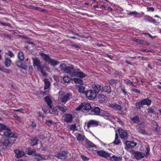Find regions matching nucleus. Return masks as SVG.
<instances>
[{"instance_id": "nucleus-30", "label": "nucleus", "mask_w": 161, "mask_h": 161, "mask_svg": "<svg viewBox=\"0 0 161 161\" xmlns=\"http://www.w3.org/2000/svg\"><path fill=\"white\" fill-rule=\"evenodd\" d=\"M57 107L59 111L63 113L65 112L68 109L66 106L64 105L60 106L58 105L57 106Z\"/></svg>"}, {"instance_id": "nucleus-54", "label": "nucleus", "mask_w": 161, "mask_h": 161, "mask_svg": "<svg viewBox=\"0 0 161 161\" xmlns=\"http://www.w3.org/2000/svg\"><path fill=\"white\" fill-rule=\"evenodd\" d=\"M143 34L145 35V36H146L147 35H148L149 37H150L151 39L155 38L157 37V36H152L150 33H143Z\"/></svg>"}, {"instance_id": "nucleus-15", "label": "nucleus", "mask_w": 161, "mask_h": 161, "mask_svg": "<svg viewBox=\"0 0 161 161\" xmlns=\"http://www.w3.org/2000/svg\"><path fill=\"white\" fill-rule=\"evenodd\" d=\"M145 155V153L138 151L134 153V158L137 160L141 159L143 158Z\"/></svg>"}, {"instance_id": "nucleus-21", "label": "nucleus", "mask_w": 161, "mask_h": 161, "mask_svg": "<svg viewBox=\"0 0 161 161\" xmlns=\"http://www.w3.org/2000/svg\"><path fill=\"white\" fill-rule=\"evenodd\" d=\"M86 146L87 148H90L92 147H96L97 146L95 145L92 142L89 141L88 139H86L85 141Z\"/></svg>"}, {"instance_id": "nucleus-49", "label": "nucleus", "mask_w": 161, "mask_h": 161, "mask_svg": "<svg viewBox=\"0 0 161 161\" xmlns=\"http://www.w3.org/2000/svg\"><path fill=\"white\" fill-rule=\"evenodd\" d=\"M121 91L123 92L125 95H128V92H126L124 86H122L120 88Z\"/></svg>"}, {"instance_id": "nucleus-28", "label": "nucleus", "mask_w": 161, "mask_h": 161, "mask_svg": "<svg viewBox=\"0 0 161 161\" xmlns=\"http://www.w3.org/2000/svg\"><path fill=\"white\" fill-rule=\"evenodd\" d=\"M83 110H89L92 108L91 106L90 103H83Z\"/></svg>"}, {"instance_id": "nucleus-45", "label": "nucleus", "mask_w": 161, "mask_h": 161, "mask_svg": "<svg viewBox=\"0 0 161 161\" xmlns=\"http://www.w3.org/2000/svg\"><path fill=\"white\" fill-rule=\"evenodd\" d=\"M137 127V130L138 131L139 130H140V129H144L145 127V125L142 123H140L138 125Z\"/></svg>"}, {"instance_id": "nucleus-41", "label": "nucleus", "mask_w": 161, "mask_h": 161, "mask_svg": "<svg viewBox=\"0 0 161 161\" xmlns=\"http://www.w3.org/2000/svg\"><path fill=\"white\" fill-rule=\"evenodd\" d=\"M147 114H154V109L152 107L148 108L147 109Z\"/></svg>"}, {"instance_id": "nucleus-58", "label": "nucleus", "mask_w": 161, "mask_h": 161, "mask_svg": "<svg viewBox=\"0 0 161 161\" xmlns=\"http://www.w3.org/2000/svg\"><path fill=\"white\" fill-rule=\"evenodd\" d=\"M150 147H147L146 148V154H145L146 157H147V156H148L149 154L150 153Z\"/></svg>"}, {"instance_id": "nucleus-52", "label": "nucleus", "mask_w": 161, "mask_h": 161, "mask_svg": "<svg viewBox=\"0 0 161 161\" xmlns=\"http://www.w3.org/2000/svg\"><path fill=\"white\" fill-rule=\"evenodd\" d=\"M138 131L139 133L142 135H146L147 134V132L144 129H140V130H139Z\"/></svg>"}, {"instance_id": "nucleus-63", "label": "nucleus", "mask_w": 161, "mask_h": 161, "mask_svg": "<svg viewBox=\"0 0 161 161\" xmlns=\"http://www.w3.org/2000/svg\"><path fill=\"white\" fill-rule=\"evenodd\" d=\"M14 117L15 119L18 121H20L21 120L20 117L16 114H15L14 115Z\"/></svg>"}, {"instance_id": "nucleus-23", "label": "nucleus", "mask_w": 161, "mask_h": 161, "mask_svg": "<svg viewBox=\"0 0 161 161\" xmlns=\"http://www.w3.org/2000/svg\"><path fill=\"white\" fill-rule=\"evenodd\" d=\"M101 91L108 94L111 93V89L110 86L109 85H108L102 87V88H101Z\"/></svg>"}, {"instance_id": "nucleus-38", "label": "nucleus", "mask_w": 161, "mask_h": 161, "mask_svg": "<svg viewBox=\"0 0 161 161\" xmlns=\"http://www.w3.org/2000/svg\"><path fill=\"white\" fill-rule=\"evenodd\" d=\"M100 116L109 117L110 114L107 111L101 109V112H100Z\"/></svg>"}, {"instance_id": "nucleus-27", "label": "nucleus", "mask_w": 161, "mask_h": 161, "mask_svg": "<svg viewBox=\"0 0 161 161\" xmlns=\"http://www.w3.org/2000/svg\"><path fill=\"white\" fill-rule=\"evenodd\" d=\"M38 141L37 137H36L31 140L30 143L31 146H34L38 144Z\"/></svg>"}, {"instance_id": "nucleus-17", "label": "nucleus", "mask_w": 161, "mask_h": 161, "mask_svg": "<svg viewBox=\"0 0 161 161\" xmlns=\"http://www.w3.org/2000/svg\"><path fill=\"white\" fill-rule=\"evenodd\" d=\"M144 20L146 21L152 23L155 25H158L159 23L158 22L156 21L154 19L149 16H147L146 17L144 18Z\"/></svg>"}, {"instance_id": "nucleus-42", "label": "nucleus", "mask_w": 161, "mask_h": 161, "mask_svg": "<svg viewBox=\"0 0 161 161\" xmlns=\"http://www.w3.org/2000/svg\"><path fill=\"white\" fill-rule=\"evenodd\" d=\"M51 109L50 110H49V112L50 113L52 114H54L55 115H58V112L57 111V109H52L51 108Z\"/></svg>"}, {"instance_id": "nucleus-3", "label": "nucleus", "mask_w": 161, "mask_h": 161, "mask_svg": "<svg viewBox=\"0 0 161 161\" xmlns=\"http://www.w3.org/2000/svg\"><path fill=\"white\" fill-rule=\"evenodd\" d=\"M40 55L43 58L44 60L49 64L53 66H55L58 65L59 63V62L55 60L53 58H51L49 55L44 53H40Z\"/></svg>"}, {"instance_id": "nucleus-57", "label": "nucleus", "mask_w": 161, "mask_h": 161, "mask_svg": "<svg viewBox=\"0 0 161 161\" xmlns=\"http://www.w3.org/2000/svg\"><path fill=\"white\" fill-rule=\"evenodd\" d=\"M125 83L127 85H128V83H129L130 84L134 86V85L133 82L129 79H126L125 80Z\"/></svg>"}, {"instance_id": "nucleus-4", "label": "nucleus", "mask_w": 161, "mask_h": 161, "mask_svg": "<svg viewBox=\"0 0 161 161\" xmlns=\"http://www.w3.org/2000/svg\"><path fill=\"white\" fill-rule=\"evenodd\" d=\"M85 93L88 99L93 100L96 97L97 93L92 90L90 89L86 91Z\"/></svg>"}, {"instance_id": "nucleus-5", "label": "nucleus", "mask_w": 161, "mask_h": 161, "mask_svg": "<svg viewBox=\"0 0 161 161\" xmlns=\"http://www.w3.org/2000/svg\"><path fill=\"white\" fill-rule=\"evenodd\" d=\"M68 152L66 151H60L55 153L54 156L59 159H64L68 157Z\"/></svg>"}, {"instance_id": "nucleus-48", "label": "nucleus", "mask_w": 161, "mask_h": 161, "mask_svg": "<svg viewBox=\"0 0 161 161\" xmlns=\"http://www.w3.org/2000/svg\"><path fill=\"white\" fill-rule=\"evenodd\" d=\"M31 124L30 125V126L33 129L35 128L36 127V124L35 121H31Z\"/></svg>"}, {"instance_id": "nucleus-47", "label": "nucleus", "mask_w": 161, "mask_h": 161, "mask_svg": "<svg viewBox=\"0 0 161 161\" xmlns=\"http://www.w3.org/2000/svg\"><path fill=\"white\" fill-rule=\"evenodd\" d=\"M70 78L67 75L64 76L63 77V80L65 83H68L69 81Z\"/></svg>"}, {"instance_id": "nucleus-25", "label": "nucleus", "mask_w": 161, "mask_h": 161, "mask_svg": "<svg viewBox=\"0 0 161 161\" xmlns=\"http://www.w3.org/2000/svg\"><path fill=\"white\" fill-rule=\"evenodd\" d=\"M44 99L47 105L50 108H52V102L50 97L49 96H46L44 97Z\"/></svg>"}, {"instance_id": "nucleus-12", "label": "nucleus", "mask_w": 161, "mask_h": 161, "mask_svg": "<svg viewBox=\"0 0 161 161\" xmlns=\"http://www.w3.org/2000/svg\"><path fill=\"white\" fill-rule=\"evenodd\" d=\"M23 61L19 59L15 62V64L18 67L24 70H26L27 69V66L23 63L22 62Z\"/></svg>"}, {"instance_id": "nucleus-44", "label": "nucleus", "mask_w": 161, "mask_h": 161, "mask_svg": "<svg viewBox=\"0 0 161 161\" xmlns=\"http://www.w3.org/2000/svg\"><path fill=\"white\" fill-rule=\"evenodd\" d=\"M78 88V91L80 93H84V92L85 87L82 86H78L77 87Z\"/></svg>"}, {"instance_id": "nucleus-2", "label": "nucleus", "mask_w": 161, "mask_h": 161, "mask_svg": "<svg viewBox=\"0 0 161 161\" xmlns=\"http://www.w3.org/2000/svg\"><path fill=\"white\" fill-rule=\"evenodd\" d=\"M3 130H6L5 131L3 132V135L10 138H17L18 137L15 134L13 133L11 131L9 127H7L5 125L0 123V131Z\"/></svg>"}, {"instance_id": "nucleus-14", "label": "nucleus", "mask_w": 161, "mask_h": 161, "mask_svg": "<svg viewBox=\"0 0 161 161\" xmlns=\"http://www.w3.org/2000/svg\"><path fill=\"white\" fill-rule=\"evenodd\" d=\"M97 155L100 157L107 158L110 157L109 154L103 150L97 151Z\"/></svg>"}, {"instance_id": "nucleus-11", "label": "nucleus", "mask_w": 161, "mask_h": 161, "mask_svg": "<svg viewBox=\"0 0 161 161\" xmlns=\"http://www.w3.org/2000/svg\"><path fill=\"white\" fill-rule=\"evenodd\" d=\"M99 124V122L96 120H90L87 122V126L88 128L91 127L97 126Z\"/></svg>"}, {"instance_id": "nucleus-6", "label": "nucleus", "mask_w": 161, "mask_h": 161, "mask_svg": "<svg viewBox=\"0 0 161 161\" xmlns=\"http://www.w3.org/2000/svg\"><path fill=\"white\" fill-rule=\"evenodd\" d=\"M71 95L69 92H63L60 95V100L62 103H66L70 99Z\"/></svg>"}, {"instance_id": "nucleus-55", "label": "nucleus", "mask_w": 161, "mask_h": 161, "mask_svg": "<svg viewBox=\"0 0 161 161\" xmlns=\"http://www.w3.org/2000/svg\"><path fill=\"white\" fill-rule=\"evenodd\" d=\"M2 35L4 37L10 39L11 38V35L8 34L3 33Z\"/></svg>"}, {"instance_id": "nucleus-22", "label": "nucleus", "mask_w": 161, "mask_h": 161, "mask_svg": "<svg viewBox=\"0 0 161 161\" xmlns=\"http://www.w3.org/2000/svg\"><path fill=\"white\" fill-rule=\"evenodd\" d=\"M132 40L133 41L136 42L138 44L149 45L146 41L143 40L137 39L135 38H132Z\"/></svg>"}, {"instance_id": "nucleus-35", "label": "nucleus", "mask_w": 161, "mask_h": 161, "mask_svg": "<svg viewBox=\"0 0 161 161\" xmlns=\"http://www.w3.org/2000/svg\"><path fill=\"white\" fill-rule=\"evenodd\" d=\"M120 143V141L118 135L117 133H116L115 135V140L113 143L115 145H119Z\"/></svg>"}, {"instance_id": "nucleus-20", "label": "nucleus", "mask_w": 161, "mask_h": 161, "mask_svg": "<svg viewBox=\"0 0 161 161\" xmlns=\"http://www.w3.org/2000/svg\"><path fill=\"white\" fill-rule=\"evenodd\" d=\"M15 141V140H14L13 141V142H10L9 140L8 139H5L3 141L0 142V144H1V145L3 146H4L7 147L10 145V144L12 143H14Z\"/></svg>"}, {"instance_id": "nucleus-59", "label": "nucleus", "mask_w": 161, "mask_h": 161, "mask_svg": "<svg viewBox=\"0 0 161 161\" xmlns=\"http://www.w3.org/2000/svg\"><path fill=\"white\" fill-rule=\"evenodd\" d=\"M7 55L11 57H13L14 56V53L11 51L9 50L7 53Z\"/></svg>"}, {"instance_id": "nucleus-24", "label": "nucleus", "mask_w": 161, "mask_h": 161, "mask_svg": "<svg viewBox=\"0 0 161 161\" xmlns=\"http://www.w3.org/2000/svg\"><path fill=\"white\" fill-rule=\"evenodd\" d=\"M111 106L112 108L116 111H120L122 108L121 105L117 103L112 104Z\"/></svg>"}, {"instance_id": "nucleus-36", "label": "nucleus", "mask_w": 161, "mask_h": 161, "mask_svg": "<svg viewBox=\"0 0 161 161\" xmlns=\"http://www.w3.org/2000/svg\"><path fill=\"white\" fill-rule=\"evenodd\" d=\"M131 121L134 123H136L140 122L139 117L138 116H133L131 119Z\"/></svg>"}, {"instance_id": "nucleus-29", "label": "nucleus", "mask_w": 161, "mask_h": 161, "mask_svg": "<svg viewBox=\"0 0 161 161\" xmlns=\"http://www.w3.org/2000/svg\"><path fill=\"white\" fill-rule=\"evenodd\" d=\"M76 136L77 140L80 142H82L84 140V136L80 133H76Z\"/></svg>"}, {"instance_id": "nucleus-56", "label": "nucleus", "mask_w": 161, "mask_h": 161, "mask_svg": "<svg viewBox=\"0 0 161 161\" xmlns=\"http://www.w3.org/2000/svg\"><path fill=\"white\" fill-rule=\"evenodd\" d=\"M44 67L43 66L41 68H40L39 69V70H37L38 71H40L41 73L42 74L44 75H46L47 74L46 72L43 71Z\"/></svg>"}, {"instance_id": "nucleus-60", "label": "nucleus", "mask_w": 161, "mask_h": 161, "mask_svg": "<svg viewBox=\"0 0 161 161\" xmlns=\"http://www.w3.org/2000/svg\"><path fill=\"white\" fill-rule=\"evenodd\" d=\"M83 103H82L78 107L76 108V110L77 111L80 110H81L82 109H83Z\"/></svg>"}, {"instance_id": "nucleus-61", "label": "nucleus", "mask_w": 161, "mask_h": 161, "mask_svg": "<svg viewBox=\"0 0 161 161\" xmlns=\"http://www.w3.org/2000/svg\"><path fill=\"white\" fill-rule=\"evenodd\" d=\"M35 9L38 10L39 11H42V12H44L45 11V10L44 9H42L41 8L38 7H36L35 8Z\"/></svg>"}, {"instance_id": "nucleus-16", "label": "nucleus", "mask_w": 161, "mask_h": 161, "mask_svg": "<svg viewBox=\"0 0 161 161\" xmlns=\"http://www.w3.org/2000/svg\"><path fill=\"white\" fill-rule=\"evenodd\" d=\"M14 152L15 153V156L17 158H21L25 154V152L22 150L18 149H15Z\"/></svg>"}, {"instance_id": "nucleus-8", "label": "nucleus", "mask_w": 161, "mask_h": 161, "mask_svg": "<svg viewBox=\"0 0 161 161\" xmlns=\"http://www.w3.org/2000/svg\"><path fill=\"white\" fill-rule=\"evenodd\" d=\"M33 64L34 67H37V70L41 68L43 66L41 64L40 60L37 58H32Z\"/></svg>"}, {"instance_id": "nucleus-39", "label": "nucleus", "mask_w": 161, "mask_h": 161, "mask_svg": "<svg viewBox=\"0 0 161 161\" xmlns=\"http://www.w3.org/2000/svg\"><path fill=\"white\" fill-rule=\"evenodd\" d=\"M105 96L103 94H100L98 96V101L101 103L104 102Z\"/></svg>"}, {"instance_id": "nucleus-13", "label": "nucleus", "mask_w": 161, "mask_h": 161, "mask_svg": "<svg viewBox=\"0 0 161 161\" xmlns=\"http://www.w3.org/2000/svg\"><path fill=\"white\" fill-rule=\"evenodd\" d=\"M91 90L98 94L101 90V86L99 84H93L92 85Z\"/></svg>"}, {"instance_id": "nucleus-64", "label": "nucleus", "mask_w": 161, "mask_h": 161, "mask_svg": "<svg viewBox=\"0 0 161 161\" xmlns=\"http://www.w3.org/2000/svg\"><path fill=\"white\" fill-rule=\"evenodd\" d=\"M81 157L82 158L84 161H88L89 160V158H88L86 156L84 155H81Z\"/></svg>"}, {"instance_id": "nucleus-10", "label": "nucleus", "mask_w": 161, "mask_h": 161, "mask_svg": "<svg viewBox=\"0 0 161 161\" xmlns=\"http://www.w3.org/2000/svg\"><path fill=\"white\" fill-rule=\"evenodd\" d=\"M101 110V109L99 107H95L92 109L89 114L92 115H100Z\"/></svg>"}, {"instance_id": "nucleus-51", "label": "nucleus", "mask_w": 161, "mask_h": 161, "mask_svg": "<svg viewBox=\"0 0 161 161\" xmlns=\"http://www.w3.org/2000/svg\"><path fill=\"white\" fill-rule=\"evenodd\" d=\"M0 24H1L2 25H3V26H9L10 27H11L12 26V25L11 24L9 23H4L1 22L0 20Z\"/></svg>"}, {"instance_id": "nucleus-26", "label": "nucleus", "mask_w": 161, "mask_h": 161, "mask_svg": "<svg viewBox=\"0 0 161 161\" xmlns=\"http://www.w3.org/2000/svg\"><path fill=\"white\" fill-rule=\"evenodd\" d=\"M49 157L44 155H39L36 158V161H40L44 160H47L49 159Z\"/></svg>"}, {"instance_id": "nucleus-37", "label": "nucleus", "mask_w": 161, "mask_h": 161, "mask_svg": "<svg viewBox=\"0 0 161 161\" xmlns=\"http://www.w3.org/2000/svg\"><path fill=\"white\" fill-rule=\"evenodd\" d=\"M44 82L45 83L44 89H48L50 85V81L48 80V79H45L44 80Z\"/></svg>"}, {"instance_id": "nucleus-7", "label": "nucleus", "mask_w": 161, "mask_h": 161, "mask_svg": "<svg viewBox=\"0 0 161 161\" xmlns=\"http://www.w3.org/2000/svg\"><path fill=\"white\" fill-rule=\"evenodd\" d=\"M62 120L67 123H71L73 120V117L72 114L69 113H65L62 116Z\"/></svg>"}, {"instance_id": "nucleus-62", "label": "nucleus", "mask_w": 161, "mask_h": 161, "mask_svg": "<svg viewBox=\"0 0 161 161\" xmlns=\"http://www.w3.org/2000/svg\"><path fill=\"white\" fill-rule=\"evenodd\" d=\"M33 67L30 65L29 66V74H30L31 75L33 73Z\"/></svg>"}, {"instance_id": "nucleus-32", "label": "nucleus", "mask_w": 161, "mask_h": 161, "mask_svg": "<svg viewBox=\"0 0 161 161\" xmlns=\"http://www.w3.org/2000/svg\"><path fill=\"white\" fill-rule=\"evenodd\" d=\"M135 106L136 109L137 110L140 109L141 108L143 107V106L142 103L141 101L140 100L138 102H136L135 103Z\"/></svg>"}, {"instance_id": "nucleus-46", "label": "nucleus", "mask_w": 161, "mask_h": 161, "mask_svg": "<svg viewBox=\"0 0 161 161\" xmlns=\"http://www.w3.org/2000/svg\"><path fill=\"white\" fill-rule=\"evenodd\" d=\"M69 129L71 130L75 131L76 130V126L75 124L70 125L69 126Z\"/></svg>"}, {"instance_id": "nucleus-50", "label": "nucleus", "mask_w": 161, "mask_h": 161, "mask_svg": "<svg viewBox=\"0 0 161 161\" xmlns=\"http://www.w3.org/2000/svg\"><path fill=\"white\" fill-rule=\"evenodd\" d=\"M129 15H133V16H136L138 14V13H137L136 11H134L130 12L128 14Z\"/></svg>"}, {"instance_id": "nucleus-9", "label": "nucleus", "mask_w": 161, "mask_h": 161, "mask_svg": "<svg viewBox=\"0 0 161 161\" xmlns=\"http://www.w3.org/2000/svg\"><path fill=\"white\" fill-rule=\"evenodd\" d=\"M120 138L126 140L128 138L127 132L125 130L119 128L118 130Z\"/></svg>"}, {"instance_id": "nucleus-40", "label": "nucleus", "mask_w": 161, "mask_h": 161, "mask_svg": "<svg viewBox=\"0 0 161 161\" xmlns=\"http://www.w3.org/2000/svg\"><path fill=\"white\" fill-rule=\"evenodd\" d=\"M18 57L19 60H24V54L22 51H19L18 54Z\"/></svg>"}, {"instance_id": "nucleus-1", "label": "nucleus", "mask_w": 161, "mask_h": 161, "mask_svg": "<svg viewBox=\"0 0 161 161\" xmlns=\"http://www.w3.org/2000/svg\"><path fill=\"white\" fill-rule=\"evenodd\" d=\"M60 68L69 75L71 77H78L83 78L87 76L86 75L82 72L80 69L74 68L73 66L72 67L68 66L63 64L60 65Z\"/></svg>"}, {"instance_id": "nucleus-19", "label": "nucleus", "mask_w": 161, "mask_h": 161, "mask_svg": "<svg viewBox=\"0 0 161 161\" xmlns=\"http://www.w3.org/2000/svg\"><path fill=\"white\" fill-rule=\"evenodd\" d=\"M125 143L126 147L127 148H133L137 145L136 143L132 141H126Z\"/></svg>"}, {"instance_id": "nucleus-53", "label": "nucleus", "mask_w": 161, "mask_h": 161, "mask_svg": "<svg viewBox=\"0 0 161 161\" xmlns=\"http://www.w3.org/2000/svg\"><path fill=\"white\" fill-rule=\"evenodd\" d=\"M45 123L48 126H50L53 123V121L50 120L49 119H46Z\"/></svg>"}, {"instance_id": "nucleus-31", "label": "nucleus", "mask_w": 161, "mask_h": 161, "mask_svg": "<svg viewBox=\"0 0 161 161\" xmlns=\"http://www.w3.org/2000/svg\"><path fill=\"white\" fill-rule=\"evenodd\" d=\"M11 62V60L10 58L8 57L6 58H5L4 61L5 66L7 67L10 66Z\"/></svg>"}, {"instance_id": "nucleus-43", "label": "nucleus", "mask_w": 161, "mask_h": 161, "mask_svg": "<svg viewBox=\"0 0 161 161\" xmlns=\"http://www.w3.org/2000/svg\"><path fill=\"white\" fill-rule=\"evenodd\" d=\"M118 80H115L114 79H111L109 81V83L111 85H116L117 83L118 82Z\"/></svg>"}, {"instance_id": "nucleus-33", "label": "nucleus", "mask_w": 161, "mask_h": 161, "mask_svg": "<svg viewBox=\"0 0 161 161\" xmlns=\"http://www.w3.org/2000/svg\"><path fill=\"white\" fill-rule=\"evenodd\" d=\"M72 80H73L76 84H78L80 85L83 84V80L80 79L74 78L72 79Z\"/></svg>"}, {"instance_id": "nucleus-18", "label": "nucleus", "mask_w": 161, "mask_h": 161, "mask_svg": "<svg viewBox=\"0 0 161 161\" xmlns=\"http://www.w3.org/2000/svg\"><path fill=\"white\" fill-rule=\"evenodd\" d=\"M143 106L146 105L148 106H150L152 103V100L148 98H146L141 100Z\"/></svg>"}, {"instance_id": "nucleus-34", "label": "nucleus", "mask_w": 161, "mask_h": 161, "mask_svg": "<svg viewBox=\"0 0 161 161\" xmlns=\"http://www.w3.org/2000/svg\"><path fill=\"white\" fill-rule=\"evenodd\" d=\"M110 160L111 161H120L121 160L122 158L113 155L110 157Z\"/></svg>"}]
</instances>
